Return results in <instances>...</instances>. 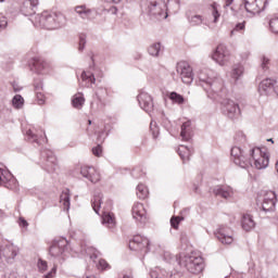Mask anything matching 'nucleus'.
<instances>
[{
  "instance_id": "1",
  "label": "nucleus",
  "mask_w": 278,
  "mask_h": 278,
  "mask_svg": "<svg viewBox=\"0 0 278 278\" xmlns=\"http://www.w3.org/2000/svg\"><path fill=\"white\" fill-rule=\"evenodd\" d=\"M230 154L235 164L240 168H249V166H253V162L257 170L268 168L269 157L266 148H252L249 154H245L242 148L233 147Z\"/></svg>"
},
{
  "instance_id": "2",
  "label": "nucleus",
  "mask_w": 278,
  "mask_h": 278,
  "mask_svg": "<svg viewBox=\"0 0 278 278\" xmlns=\"http://www.w3.org/2000/svg\"><path fill=\"white\" fill-rule=\"evenodd\" d=\"M198 85L205 90L208 99H216L223 92L224 81L218 74L212 70L204 68L198 72Z\"/></svg>"
},
{
  "instance_id": "3",
  "label": "nucleus",
  "mask_w": 278,
  "mask_h": 278,
  "mask_svg": "<svg viewBox=\"0 0 278 278\" xmlns=\"http://www.w3.org/2000/svg\"><path fill=\"white\" fill-rule=\"evenodd\" d=\"M112 200L108 199L103 204V193H96L91 200V207L96 214H99L102 207V224L109 229H114L116 227V218L114 213L110 212L112 210Z\"/></svg>"
},
{
  "instance_id": "4",
  "label": "nucleus",
  "mask_w": 278,
  "mask_h": 278,
  "mask_svg": "<svg viewBox=\"0 0 278 278\" xmlns=\"http://www.w3.org/2000/svg\"><path fill=\"white\" fill-rule=\"evenodd\" d=\"M33 23L43 29H60L66 25V16L62 13L43 11L41 14L33 17Z\"/></svg>"
},
{
  "instance_id": "5",
  "label": "nucleus",
  "mask_w": 278,
  "mask_h": 278,
  "mask_svg": "<svg viewBox=\"0 0 278 278\" xmlns=\"http://www.w3.org/2000/svg\"><path fill=\"white\" fill-rule=\"evenodd\" d=\"M141 10L149 16L157 18V21L168 18L166 2H164V0H141Z\"/></svg>"
},
{
  "instance_id": "6",
  "label": "nucleus",
  "mask_w": 278,
  "mask_h": 278,
  "mask_svg": "<svg viewBox=\"0 0 278 278\" xmlns=\"http://www.w3.org/2000/svg\"><path fill=\"white\" fill-rule=\"evenodd\" d=\"M178 264L181 266V268H186V270L192 275L203 273V268L205 267L203 257L197 255L194 252L180 257Z\"/></svg>"
},
{
  "instance_id": "7",
  "label": "nucleus",
  "mask_w": 278,
  "mask_h": 278,
  "mask_svg": "<svg viewBox=\"0 0 278 278\" xmlns=\"http://www.w3.org/2000/svg\"><path fill=\"white\" fill-rule=\"evenodd\" d=\"M240 8L247 12V16L252 18L255 14H261L268 8V0H242Z\"/></svg>"
},
{
  "instance_id": "8",
  "label": "nucleus",
  "mask_w": 278,
  "mask_h": 278,
  "mask_svg": "<svg viewBox=\"0 0 278 278\" xmlns=\"http://www.w3.org/2000/svg\"><path fill=\"white\" fill-rule=\"evenodd\" d=\"M66 249H68V240L66 238H59L53 241V244L50 247V255L58 260L59 264L64 262Z\"/></svg>"
},
{
  "instance_id": "9",
  "label": "nucleus",
  "mask_w": 278,
  "mask_h": 278,
  "mask_svg": "<svg viewBox=\"0 0 278 278\" xmlns=\"http://www.w3.org/2000/svg\"><path fill=\"white\" fill-rule=\"evenodd\" d=\"M40 164L46 173H55V168H58V157L55 153H53V150L43 149L41 151Z\"/></svg>"
},
{
  "instance_id": "10",
  "label": "nucleus",
  "mask_w": 278,
  "mask_h": 278,
  "mask_svg": "<svg viewBox=\"0 0 278 278\" xmlns=\"http://www.w3.org/2000/svg\"><path fill=\"white\" fill-rule=\"evenodd\" d=\"M16 255H18V247L10 242L0 244V262L4 261L7 264H14Z\"/></svg>"
},
{
  "instance_id": "11",
  "label": "nucleus",
  "mask_w": 278,
  "mask_h": 278,
  "mask_svg": "<svg viewBox=\"0 0 278 278\" xmlns=\"http://www.w3.org/2000/svg\"><path fill=\"white\" fill-rule=\"evenodd\" d=\"M150 241L146 237L140 235H136L132 240L129 241V249L130 251H137L140 255H147L151 249L149 248Z\"/></svg>"
},
{
  "instance_id": "12",
  "label": "nucleus",
  "mask_w": 278,
  "mask_h": 278,
  "mask_svg": "<svg viewBox=\"0 0 278 278\" xmlns=\"http://www.w3.org/2000/svg\"><path fill=\"white\" fill-rule=\"evenodd\" d=\"M212 59L219 66H226V64H229V60H231V52L227 46L218 45L212 54Z\"/></svg>"
},
{
  "instance_id": "13",
  "label": "nucleus",
  "mask_w": 278,
  "mask_h": 278,
  "mask_svg": "<svg viewBox=\"0 0 278 278\" xmlns=\"http://www.w3.org/2000/svg\"><path fill=\"white\" fill-rule=\"evenodd\" d=\"M176 71L182 84H187V86H190V84L194 81V74H192V67L188 62L181 61L177 63Z\"/></svg>"
},
{
  "instance_id": "14",
  "label": "nucleus",
  "mask_w": 278,
  "mask_h": 278,
  "mask_svg": "<svg viewBox=\"0 0 278 278\" xmlns=\"http://www.w3.org/2000/svg\"><path fill=\"white\" fill-rule=\"evenodd\" d=\"M25 139L28 142H31L33 144H36L37 147H40L42 142H47V137L45 136V130L42 129H37L34 126H30L26 131H25Z\"/></svg>"
},
{
  "instance_id": "15",
  "label": "nucleus",
  "mask_w": 278,
  "mask_h": 278,
  "mask_svg": "<svg viewBox=\"0 0 278 278\" xmlns=\"http://www.w3.org/2000/svg\"><path fill=\"white\" fill-rule=\"evenodd\" d=\"M222 112L225 116H228V118H238L241 114L240 105L231 99L223 100Z\"/></svg>"
},
{
  "instance_id": "16",
  "label": "nucleus",
  "mask_w": 278,
  "mask_h": 278,
  "mask_svg": "<svg viewBox=\"0 0 278 278\" xmlns=\"http://www.w3.org/2000/svg\"><path fill=\"white\" fill-rule=\"evenodd\" d=\"M108 88L100 86L94 89L93 100L91 101V110H103L105 108V97H108Z\"/></svg>"
},
{
  "instance_id": "17",
  "label": "nucleus",
  "mask_w": 278,
  "mask_h": 278,
  "mask_svg": "<svg viewBox=\"0 0 278 278\" xmlns=\"http://www.w3.org/2000/svg\"><path fill=\"white\" fill-rule=\"evenodd\" d=\"M262 210L265 214L275 212L277 205V194L274 191H262Z\"/></svg>"
},
{
  "instance_id": "18",
  "label": "nucleus",
  "mask_w": 278,
  "mask_h": 278,
  "mask_svg": "<svg viewBox=\"0 0 278 278\" xmlns=\"http://www.w3.org/2000/svg\"><path fill=\"white\" fill-rule=\"evenodd\" d=\"M215 236L222 244H232L233 243V230L227 226H219L216 229Z\"/></svg>"
},
{
  "instance_id": "19",
  "label": "nucleus",
  "mask_w": 278,
  "mask_h": 278,
  "mask_svg": "<svg viewBox=\"0 0 278 278\" xmlns=\"http://www.w3.org/2000/svg\"><path fill=\"white\" fill-rule=\"evenodd\" d=\"M138 103L144 112L151 114L153 112V98L151 94L147 93L146 91H140L137 96Z\"/></svg>"
},
{
  "instance_id": "20",
  "label": "nucleus",
  "mask_w": 278,
  "mask_h": 278,
  "mask_svg": "<svg viewBox=\"0 0 278 278\" xmlns=\"http://www.w3.org/2000/svg\"><path fill=\"white\" fill-rule=\"evenodd\" d=\"M80 175L88 179V181H91V184H99L101 181V174L92 166L80 167Z\"/></svg>"
},
{
  "instance_id": "21",
  "label": "nucleus",
  "mask_w": 278,
  "mask_h": 278,
  "mask_svg": "<svg viewBox=\"0 0 278 278\" xmlns=\"http://www.w3.org/2000/svg\"><path fill=\"white\" fill-rule=\"evenodd\" d=\"M277 86V80L271 78H266L258 85V92L262 96L273 94L275 92V88Z\"/></svg>"
},
{
  "instance_id": "22",
  "label": "nucleus",
  "mask_w": 278,
  "mask_h": 278,
  "mask_svg": "<svg viewBox=\"0 0 278 278\" xmlns=\"http://www.w3.org/2000/svg\"><path fill=\"white\" fill-rule=\"evenodd\" d=\"M0 186H4V188H16V179L12 176V174L3 168H0Z\"/></svg>"
},
{
  "instance_id": "23",
  "label": "nucleus",
  "mask_w": 278,
  "mask_h": 278,
  "mask_svg": "<svg viewBox=\"0 0 278 278\" xmlns=\"http://www.w3.org/2000/svg\"><path fill=\"white\" fill-rule=\"evenodd\" d=\"M132 218L137 220V223H147V210H144V205L142 203L137 202L134 204Z\"/></svg>"
},
{
  "instance_id": "24",
  "label": "nucleus",
  "mask_w": 278,
  "mask_h": 278,
  "mask_svg": "<svg viewBox=\"0 0 278 278\" xmlns=\"http://www.w3.org/2000/svg\"><path fill=\"white\" fill-rule=\"evenodd\" d=\"M213 194L222 199H231L233 197V189L227 186H216L213 188Z\"/></svg>"
},
{
  "instance_id": "25",
  "label": "nucleus",
  "mask_w": 278,
  "mask_h": 278,
  "mask_svg": "<svg viewBox=\"0 0 278 278\" xmlns=\"http://www.w3.org/2000/svg\"><path fill=\"white\" fill-rule=\"evenodd\" d=\"M180 138L185 142L192 140V122L187 121L181 125Z\"/></svg>"
},
{
  "instance_id": "26",
  "label": "nucleus",
  "mask_w": 278,
  "mask_h": 278,
  "mask_svg": "<svg viewBox=\"0 0 278 278\" xmlns=\"http://www.w3.org/2000/svg\"><path fill=\"white\" fill-rule=\"evenodd\" d=\"M38 0H26L23 3L22 12L25 16H33V14H36L35 8H38Z\"/></svg>"
},
{
  "instance_id": "27",
  "label": "nucleus",
  "mask_w": 278,
  "mask_h": 278,
  "mask_svg": "<svg viewBox=\"0 0 278 278\" xmlns=\"http://www.w3.org/2000/svg\"><path fill=\"white\" fill-rule=\"evenodd\" d=\"M75 12L83 21H90V17L92 16V9L85 4L76 7Z\"/></svg>"
},
{
  "instance_id": "28",
  "label": "nucleus",
  "mask_w": 278,
  "mask_h": 278,
  "mask_svg": "<svg viewBox=\"0 0 278 278\" xmlns=\"http://www.w3.org/2000/svg\"><path fill=\"white\" fill-rule=\"evenodd\" d=\"M86 88H92L94 84H97V78H94V74L91 71H84L80 75Z\"/></svg>"
},
{
  "instance_id": "29",
  "label": "nucleus",
  "mask_w": 278,
  "mask_h": 278,
  "mask_svg": "<svg viewBox=\"0 0 278 278\" xmlns=\"http://www.w3.org/2000/svg\"><path fill=\"white\" fill-rule=\"evenodd\" d=\"M241 225L244 231H252V229H255V220L253 219V216L249 214L243 215Z\"/></svg>"
},
{
  "instance_id": "30",
  "label": "nucleus",
  "mask_w": 278,
  "mask_h": 278,
  "mask_svg": "<svg viewBox=\"0 0 278 278\" xmlns=\"http://www.w3.org/2000/svg\"><path fill=\"white\" fill-rule=\"evenodd\" d=\"M187 18L192 27H197L199 25H207V22L205 21V17H203V15H188Z\"/></svg>"
},
{
  "instance_id": "31",
  "label": "nucleus",
  "mask_w": 278,
  "mask_h": 278,
  "mask_svg": "<svg viewBox=\"0 0 278 278\" xmlns=\"http://www.w3.org/2000/svg\"><path fill=\"white\" fill-rule=\"evenodd\" d=\"M242 75H244V66H242V64L232 65V68L230 72L231 79H233V81H238V79H240Z\"/></svg>"
},
{
  "instance_id": "32",
  "label": "nucleus",
  "mask_w": 278,
  "mask_h": 278,
  "mask_svg": "<svg viewBox=\"0 0 278 278\" xmlns=\"http://www.w3.org/2000/svg\"><path fill=\"white\" fill-rule=\"evenodd\" d=\"M33 66L37 73H47V70L49 68V63H47L42 59H36L33 63Z\"/></svg>"
},
{
  "instance_id": "33",
  "label": "nucleus",
  "mask_w": 278,
  "mask_h": 278,
  "mask_svg": "<svg viewBox=\"0 0 278 278\" xmlns=\"http://www.w3.org/2000/svg\"><path fill=\"white\" fill-rule=\"evenodd\" d=\"M84 103H86V98H84V93H76L72 99V105L76 110H81V108H84Z\"/></svg>"
},
{
  "instance_id": "34",
  "label": "nucleus",
  "mask_w": 278,
  "mask_h": 278,
  "mask_svg": "<svg viewBox=\"0 0 278 278\" xmlns=\"http://www.w3.org/2000/svg\"><path fill=\"white\" fill-rule=\"evenodd\" d=\"M149 55H152V58H159V55L162 53V43L161 42H154L150 45L148 48Z\"/></svg>"
},
{
  "instance_id": "35",
  "label": "nucleus",
  "mask_w": 278,
  "mask_h": 278,
  "mask_svg": "<svg viewBox=\"0 0 278 278\" xmlns=\"http://www.w3.org/2000/svg\"><path fill=\"white\" fill-rule=\"evenodd\" d=\"M178 155L181 157L184 162L190 160V155H192V150L187 146H179Z\"/></svg>"
},
{
  "instance_id": "36",
  "label": "nucleus",
  "mask_w": 278,
  "mask_h": 278,
  "mask_svg": "<svg viewBox=\"0 0 278 278\" xmlns=\"http://www.w3.org/2000/svg\"><path fill=\"white\" fill-rule=\"evenodd\" d=\"M60 201L67 211L71 210V191L68 189L61 193Z\"/></svg>"
},
{
  "instance_id": "37",
  "label": "nucleus",
  "mask_w": 278,
  "mask_h": 278,
  "mask_svg": "<svg viewBox=\"0 0 278 278\" xmlns=\"http://www.w3.org/2000/svg\"><path fill=\"white\" fill-rule=\"evenodd\" d=\"M151 278H168V273L165 269L160 267H155L154 269L150 270Z\"/></svg>"
},
{
  "instance_id": "38",
  "label": "nucleus",
  "mask_w": 278,
  "mask_h": 278,
  "mask_svg": "<svg viewBox=\"0 0 278 278\" xmlns=\"http://www.w3.org/2000/svg\"><path fill=\"white\" fill-rule=\"evenodd\" d=\"M12 105L15 110H23V105H25V99L21 94H16L12 99Z\"/></svg>"
},
{
  "instance_id": "39",
  "label": "nucleus",
  "mask_w": 278,
  "mask_h": 278,
  "mask_svg": "<svg viewBox=\"0 0 278 278\" xmlns=\"http://www.w3.org/2000/svg\"><path fill=\"white\" fill-rule=\"evenodd\" d=\"M137 197L138 199L144 200L149 197V188L143 184L137 186Z\"/></svg>"
},
{
  "instance_id": "40",
  "label": "nucleus",
  "mask_w": 278,
  "mask_h": 278,
  "mask_svg": "<svg viewBox=\"0 0 278 278\" xmlns=\"http://www.w3.org/2000/svg\"><path fill=\"white\" fill-rule=\"evenodd\" d=\"M169 99L173 101V103H177V105H184L186 99H184V96L173 91L169 93Z\"/></svg>"
},
{
  "instance_id": "41",
  "label": "nucleus",
  "mask_w": 278,
  "mask_h": 278,
  "mask_svg": "<svg viewBox=\"0 0 278 278\" xmlns=\"http://www.w3.org/2000/svg\"><path fill=\"white\" fill-rule=\"evenodd\" d=\"M247 22L236 24L235 28L230 31V36H236L237 31H244Z\"/></svg>"
},
{
  "instance_id": "42",
  "label": "nucleus",
  "mask_w": 278,
  "mask_h": 278,
  "mask_svg": "<svg viewBox=\"0 0 278 278\" xmlns=\"http://www.w3.org/2000/svg\"><path fill=\"white\" fill-rule=\"evenodd\" d=\"M269 28L271 29L273 34H278V17H273L269 21Z\"/></svg>"
},
{
  "instance_id": "43",
  "label": "nucleus",
  "mask_w": 278,
  "mask_h": 278,
  "mask_svg": "<svg viewBox=\"0 0 278 278\" xmlns=\"http://www.w3.org/2000/svg\"><path fill=\"white\" fill-rule=\"evenodd\" d=\"M150 129L152 131L153 138H157V136H160V128L155 122L150 123Z\"/></svg>"
},
{
  "instance_id": "44",
  "label": "nucleus",
  "mask_w": 278,
  "mask_h": 278,
  "mask_svg": "<svg viewBox=\"0 0 278 278\" xmlns=\"http://www.w3.org/2000/svg\"><path fill=\"white\" fill-rule=\"evenodd\" d=\"M261 67L263 68V71H268V66L270 64V59H268L266 55H263L261 58Z\"/></svg>"
},
{
  "instance_id": "45",
  "label": "nucleus",
  "mask_w": 278,
  "mask_h": 278,
  "mask_svg": "<svg viewBox=\"0 0 278 278\" xmlns=\"http://www.w3.org/2000/svg\"><path fill=\"white\" fill-rule=\"evenodd\" d=\"M86 49V35L79 36V42H78V51H84Z\"/></svg>"
},
{
  "instance_id": "46",
  "label": "nucleus",
  "mask_w": 278,
  "mask_h": 278,
  "mask_svg": "<svg viewBox=\"0 0 278 278\" xmlns=\"http://www.w3.org/2000/svg\"><path fill=\"white\" fill-rule=\"evenodd\" d=\"M97 267L100 268L101 270H106L110 267V264H108L105 260L100 258Z\"/></svg>"
},
{
  "instance_id": "47",
  "label": "nucleus",
  "mask_w": 278,
  "mask_h": 278,
  "mask_svg": "<svg viewBox=\"0 0 278 278\" xmlns=\"http://www.w3.org/2000/svg\"><path fill=\"white\" fill-rule=\"evenodd\" d=\"M8 27V17L0 15V31H3Z\"/></svg>"
},
{
  "instance_id": "48",
  "label": "nucleus",
  "mask_w": 278,
  "mask_h": 278,
  "mask_svg": "<svg viewBox=\"0 0 278 278\" xmlns=\"http://www.w3.org/2000/svg\"><path fill=\"white\" fill-rule=\"evenodd\" d=\"M92 153L97 157H101V154L103 153V149L101 148V146L98 144L96 148L92 149Z\"/></svg>"
},
{
  "instance_id": "49",
  "label": "nucleus",
  "mask_w": 278,
  "mask_h": 278,
  "mask_svg": "<svg viewBox=\"0 0 278 278\" xmlns=\"http://www.w3.org/2000/svg\"><path fill=\"white\" fill-rule=\"evenodd\" d=\"M184 218L180 217H173L170 219V225L172 227H174V229H177V226L179 225V223Z\"/></svg>"
},
{
  "instance_id": "50",
  "label": "nucleus",
  "mask_w": 278,
  "mask_h": 278,
  "mask_svg": "<svg viewBox=\"0 0 278 278\" xmlns=\"http://www.w3.org/2000/svg\"><path fill=\"white\" fill-rule=\"evenodd\" d=\"M38 268L41 273H45L47 270V261L39 260Z\"/></svg>"
},
{
  "instance_id": "51",
  "label": "nucleus",
  "mask_w": 278,
  "mask_h": 278,
  "mask_svg": "<svg viewBox=\"0 0 278 278\" xmlns=\"http://www.w3.org/2000/svg\"><path fill=\"white\" fill-rule=\"evenodd\" d=\"M37 101L38 105H45V96L40 91H37Z\"/></svg>"
},
{
  "instance_id": "52",
  "label": "nucleus",
  "mask_w": 278,
  "mask_h": 278,
  "mask_svg": "<svg viewBox=\"0 0 278 278\" xmlns=\"http://www.w3.org/2000/svg\"><path fill=\"white\" fill-rule=\"evenodd\" d=\"M56 270L58 266L54 265L51 271H49L43 278H53L55 276Z\"/></svg>"
},
{
  "instance_id": "53",
  "label": "nucleus",
  "mask_w": 278,
  "mask_h": 278,
  "mask_svg": "<svg viewBox=\"0 0 278 278\" xmlns=\"http://www.w3.org/2000/svg\"><path fill=\"white\" fill-rule=\"evenodd\" d=\"M213 23H217L218 18H220V13H218V10L216 8L213 9Z\"/></svg>"
},
{
  "instance_id": "54",
  "label": "nucleus",
  "mask_w": 278,
  "mask_h": 278,
  "mask_svg": "<svg viewBox=\"0 0 278 278\" xmlns=\"http://www.w3.org/2000/svg\"><path fill=\"white\" fill-rule=\"evenodd\" d=\"M238 138H241L240 142H247V137L244 136V134L239 132L236 137V140H238Z\"/></svg>"
},
{
  "instance_id": "55",
  "label": "nucleus",
  "mask_w": 278,
  "mask_h": 278,
  "mask_svg": "<svg viewBox=\"0 0 278 278\" xmlns=\"http://www.w3.org/2000/svg\"><path fill=\"white\" fill-rule=\"evenodd\" d=\"M28 223L27 220H25V218L21 217L20 218V227H28Z\"/></svg>"
},
{
  "instance_id": "56",
  "label": "nucleus",
  "mask_w": 278,
  "mask_h": 278,
  "mask_svg": "<svg viewBox=\"0 0 278 278\" xmlns=\"http://www.w3.org/2000/svg\"><path fill=\"white\" fill-rule=\"evenodd\" d=\"M35 90H37V92H38V90H42V83L41 81L35 84Z\"/></svg>"
},
{
  "instance_id": "57",
  "label": "nucleus",
  "mask_w": 278,
  "mask_h": 278,
  "mask_svg": "<svg viewBox=\"0 0 278 278\" xmlns=\"http://www.w3.org/2000/svg\"><path fill=\"white\" fill-rule=\"evenodd\" d=\"M233 3V0H225L224 8H229Z\"/></svg>"
},
{
  "instance_id": "58",
  "label": "nucleus",
  "mask_w": 278,
  "mask_h": 278,
  "mask_svg": "<svg viewBox=\"0 0 278 278\" xmlns=\"http://www.w3.org/2000/svg\"><path fill=\"white\" fill-rule=\"evenodd\" d=\"M90 260H92V262L97 263V253L91 254Z\"/></svg>"
},
{
  "instance_id": "59",
  "label": "nucleus",
  "mask_w": 278,
  "mask_h": 278,
  "mask_svg": "<svg viewBox=\"0 0 278 278\" xmlns=\"http://www.w3.org/2000/svg\"><path fill=\"white\" fill-rule=\"evenodd\" d=\"M106 3H121V0H105Z\"/></svg>"
},
{
  "instance_id": "60",
  "label": "nucleus",
  "mask_w": 278,
  "mask_h": 278,
  "mask_svg": "<svg viewBox=\"0 0 278 278\" xmlns=\"http://www.w3.org/2000/svg\"><path fill=\"white\" fill-rule=\"evenodd\" d=\"M169 278H180L179 274H172Z\"/></svg>"
},
{
  "instance_id": "61",
  "label": "nucleus",
  "mask_w": 278,
  "mask_h": 278,
  "mask_svg": "<svg viewBox=\"0 0 278 278\" xmlns=\"http://www.w3.org/2000/svg\"><path fill=\"white\" fill-rule=\"evenodd\" d=\"M243 60H248V58H249V52H245V53H243Z\"/></svg>"
},
{
  "instance_id": "62",
  "label": "nucleus",
  "mask_w": 278,
  "mask_h": 278,
  "mask_svg": "<svg viewBox=\"0 0 278 278\" xmlns=\"http://www.w3.org/2000/svg\"><path fill=\"white\" fill-rule=\"evenodd\" d=\"M193 191H194V192H199V186L194 185Z\"/></svg>"
},
{
  "instance_id": "63",
  "label": "nucleus",
  "mask_w": 278,
  "mask_h": 278,
  "mask_svg": "<svg viewBox=\"0 0 278 278\" xmlns=\"http://www.w3.org/2000/svg\"><path fill=\"white\" fill-rule=\"evenodd\" d=\"M123 278H131V276L124 275V277H123Z\"/></svg>"
},
{
  "instance_id": "64",
  "label": "nucleus",
  "mask_w": 278,
  "mask_h": 278,
  "mask_svg": "<svg viewBox=\"0 0 278 278\" xmlns=\"http://www.w3.org/2000/svg\"><path fill=\"white\" fill-rule=\"evenodd\" d=\"M268 142H273V139H267Z\"/></svg>"
}]
</instances>
